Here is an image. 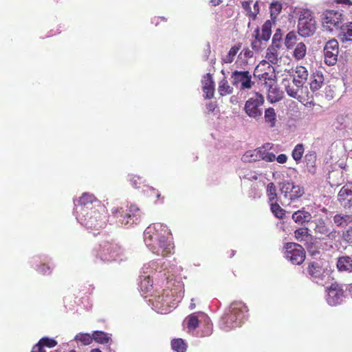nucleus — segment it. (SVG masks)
<instances>
[{
    "label": "nucleus",
    "mask_w": 352,
    "mask_h": 352,
    "mask_svg": "<svg viewBox=\"0 0 352 352\" xmlns=\"http://www.w3.org/2000/svg\"><path fill=\"white\" fill-rule=\"evenodd\" d=\"M168 234L166 227L161 224L148 226L144 233V243L153 254L166 256L173 249V244L168 240Z\"/></svg>",
    "instance_id": "1"
},
{
    "label": "nucleus",
    "mask_w": 352,
    "mask_h": 352,
    "mask_svg": "<svg viewBox=\"0 0 352 352\" xmlns=\"http://www.w3.org/2000/svg\"><path fill=\"white\" fill-rule=\"evenodd\" d=\"M248 311V308L241 301H235L231 303L229 311L225 313L221 318V328L229 331L233 328L240 327Z\"/></svg>",
    "instance_id": "2"
},
{
    "label": "nucleus",
    "mask_w": 352,
    "mask_h": 352,
    "mask_svg": "<svg viewBox=\"0 0 352 352\" xmlns=\"http://www.w3.org/2000/svg\"><path fill=\"white\" fill-rule=\"evenodd\" d=\"M111 212L110 223H115L118 226L132 225L140 219V211L135 205H131L127 209L115 206Z\"/></svg>",
    "instance_id": "3"
},
{
    "label": "nucleus",
    "mask_w": 352,
    "mask_h": 352,
    "mask_svg": "<svg viewBox=\"0 0 352 352\" xmlns=\"http://www.w3.org/2000/svg\"><path fill=\"white\" fill-rule=\"evenodd\" d=\"M287 73H289L287 81L292 80L293 85L296 87L295 89L292 88L289 84L287 86V95L302 102L303 99L302 96V87L308 76L307 70L305 67L297 66L294 69H292Z\"/></svg>",
    "instance_id": "4"
},
{
    "label": "nucleus",
    "mask_w": 352,
    "mask_h": 352,
    "mask_svg": "<svg viewBox=\"0 0 352 352\" xmlns=\"http://www.w3.org/2000/svg\"><path fill=\"white\" fill-rule=\"evenodd\" d=\"M83 222L88 228L99 230L106 226L107 210L100 203L96 207H91L90 210H83Z\"/></svg>",
    "instance_id": "5"
},
{
    "label": "nucleus",
    "mask_w": 352,
    "mask_h": 352,
    "mask_svg": "<svg viewBox=\"0 0 352 352\" xmlns=\"http://www.w3.org/2000/svg\"><path fill=\"white\" fill-rule=\"evenodd\" d=\"M95 255L104 262L122 261L123 250L118 244L104 241L95 250Z\"/></svg>",
    "instance_id": "6"
},
{
    "label": "nucleus",
    "mask_w": 352,
    "mask_h": 352,
    "mask_svg": "<svg viewBox=\"0 0 352 352\" xmlns=\"http://www.w3.org/2000/svg\"><path fill=\"white\" fill-rule=\"evenodd\" d=\"M285 46L286 38H283L280 30L278 29L273 36L272 45L267 51L265 57L267 60L272 64H276L283 55Z\"/></svg>",
    "instance_id": "7"
},
{
    "label": "nucleus",
    "mask_w": 352,
    "mask_h": 352,
    "mask_svg": "<svg viewBox=\"0 0 352 352\" xmlns=\"http://www.w3.org/2000/svg\"><path fill=\"white\" fill-rule=\"evenodd\" d=\"M308 274L314 282L319 285H324L329 279V271L327 265L322 261H313L308 266Z\"/></svg>",
    "instance_id": "8"
},
{
    "label": "nucleus",
    "mask_w": 352,
    "mask_h": 352,
    "mask_svg": "<svg viewBox=\"0 0 352 352\" xmlns=\"http://www.w3.org/2000/svg\"><path fill=\"white\" fill-rule=\"evenodd\" d=\"M317 30V22L313 12L309 10L301 17L298 23V34L302 37H309L314 34Z\"/></svg>",
    "instance_id": "9"
},
{
    "label": "nucleus",
    "mask_w": 352,
    "mask_h": 352,
    "mask_svg": "<svg viewBox=\"0 0 352 352\" xmlns=\"http://www.w3.org/2000/svg\"><path fill=\"white\" fill-rule=\"evenodd\" d=\"M264 103V97L263 95L256 93L250 98L245 102V113L252 118H258L262 116V108Z\"/></svg>",
    "instance_id": "10"
},
{
    "label": "nucleus",
    "mask_w": 352,
    "mask_h": 352,
    "mask_svg": "<svg viewBox=\"0 0 352 352\" xmlns=\"http://www.w3.org/2000/svg\"><path fill=\"white\" fill-rule=\"evenodd\" d=\"M174 293L172 290L165 289L161 295L155 297L153 304L160 311H167L170 308L175 307L177 302Z\"/></svg>",
    "instance_id": "11"
},
{
    "label": "nucleus",
    "mask_w": 352,
    "mask_h": 352,
    "mask_svg": "<svg viewBox=\"0 0 352 352\" xmlns=\"http://www.w3.org/2000/svg\"><path fill=\"white\" fill-rule=\"evenodd\" d=\"M322 21L323 26L332 31L333 28H340L343 21V14L333 10H326L322 14Z\"/></svg>",
    "instance_id": "12"
},
{
    "label": "nucleus",
    "mask_w": 352,
    "mask_h": 352,
    "mask_svg": "<svg viewBox=\"0 0 352 352\" xmlns=\"http://www.w3.org/2000/svg\"><path fill=\"white\" fill-rule=\"evenodd\" d=\"M338 53L339 45L338 41L336 39L329 41L324 48V63L329 66L336 65L338 60Z\"/></svg>",
    "instance_id": "13"
},
{
    "label": "nucleus",
    "mask_w": 352,
    "mask_h": 352,
    "mask_svg": "<svg viewBox=\"0 0 352 352\" xmlns=\"http://www.w3.org/2000/svg\"><path fill=\"white\" fill-rule=\"evenodd\" d=\"M290 0H287V29L289 27H294L296 24V20L299 23L301 17H303L305 13L307 12L309 9L300 6H295L289 4Z\"/></svg>",
    "instance_id": "14"
},
{
    "label": "nucleus",
    "mask_w": 352,
    "mask_h": 352,
    "mask_svg": "<svg viewBox=\"0 0 352 352\" xmlns=\"http://www.w3.org/2000/svg\"><path fill=\"white\" fill-rule=\"evenodd\" d=\"M287 258L294 265L301 264L305 258V252L303 248L294 243H287Z\"/></svg>",
    "instance_id": "15"
},
{
    "label": "nucleus",
    "mask_w": 352,
    "mask_h": 352,
    "mask_svg": "<svg viewBox=\"0 0 352 352\" xmlns=\"http://www.w3.org/2000/svg\"><path fill=\"white\" fill-rule=\"evenodd\" d=\"M314 231L320 235L321 239L331 241L335 240L338 234L335 228L329 227L322 219L315 222Z\"/></svg>",
    "instance_id": "16"
},
{
    "label": "nucleus",
    "mask_w": 352,
    "mask_h": 352,
    "mask_svg": "<svg viewBox=\"0 0 352 352\" xmlns=\"http://www.w3.org/2000/svg\"><path fill=\"white\" fill-rule=\"evenodd\" d=\"M344 297L343 289L339 285L335 283L327 289L326 300L329 305L336 306L343 301Z\"/></svg>",
    "instance_id": "17"
},
{
    "label": "nucleus",
    "mask_w": 352,
    "mask_h": 352,
    "mask_svg": "<svg viewBox=\"0 0 352 352\" xmlns=\"http://www.w3.org/2000/svg\"><path fill=\"white\" fill-rule=\"evenodd\" d=\"M232 83L234 85L241 84V89L252 87L251 75L248 71H235L231 75Z\"/></svg>",
    "instance_id": "18"
},
{
    "label": "nucleus",
    "mask_w": 352,
    "mask_h": 352,
    "mask_svg": "<svg viewBox=\"0 0 352 352\" xmlns=\"http://www.w3.org/2000/svg\"><path fill=\"white\" fill-rule=\"evenodd\" d=\"M338 201L345 209L352 208V188L344 186L338 194Z\"/></svg>",
    "instance_id": "19"
},
{
    "label": "nucleus",
    "mask_w": 352,
    "mask_h": 352,
    "mask_svg": "<svg viewBox=\"0 0 352 352\" xmlns=\"http://www.w3.org/2000/svg\"><path fill=\"white\" fill-rule=\"evenodd\" d=\"M259 67L260 65L256 68L254 71V75L258 76L261 83L265 85V87H268V89L271 87H273L275 77L274 67H271L270 65H268V69L270 72H265L263 73H260L261 69H259Z\"/></svg>",
    "instance_id": "20"
},
{
    "label": "nucleus",
    "mask_w": 352,
    "mask_h": 352,
    "mask_svg": "<svg viewBox=\"0 0 352 352\" xmlns=\"http://www.w3.org/2000/svg\"><path fill=\"white\" fill-rule=\"evenodd\" d=\"M79 204L81 206V213L83 214V210L86 208L90 210L91 207H96L97 203H100L92 194L84 193L79 198Z\"/></svg>",
    "instance_id": "21"
},
{
    "label": "nucleus",
    "mask_w": 352,
    "mask_h": 352,
    "mask_svg": "<svg viewBox=\"0 0 352 352\" xmlns=\"http://www.w3.org/2000/svg\"><path fill=\"white\" fill-rule=\"evenodd\" d=\"M338 38L342 43L352 41V22H347L340 27Z\"/></svg>",
    "instance_id": "22"
},
{
    "label": "nucleus",
    "mask_w": 352,
    "mask_h": 352,
    "mask_svg": "<svg viewBox=\"0 0 352 352\" xmlns=\"http://www.w3.org/2000/svg\"><path fill=\"white\" fill-rule=\"evenodd\" d=\"M333 223L338 227H344L352 223V214L337 213L333 217Z\"/></svg>",
    "instance_id": "23"
},
{
    "label": "nucleus",
    "mask_w": 352,
    "mask_h": 352,
    "mask_svg": "<svg viewBox=\"0 0 352 352\" xmlns=\"http://www.w3.org/2000/svg\"><path fill=\"white\" fill-rule=\"evenodd\" d=\"M324 84V76L322 72H316L311 76L310 89L315 92L319 90Z\"/></svg>",
    "instance_id": "24"
},
{
    "label": "nucleus",
    "mask_w": 352,
    "mask_h": 352,
    "mask_svg": "<svg viewBox=\"0 0 352 352\" xmlns=\"http://www.w3.org/2000/svg\"><path fill=\"white\" fill-rule=\"evenodd\" d=\"M337 267L340 272H352V257L341 256L337 262Z\"/></svg>",
    "instance_id": "25"
},
{
    "label": "nucleus",
    "mask_w": 352,
    "mask_h": 352,
    "mask_svg": "<svg viewBox=\"0 0 352 352\" xmlns=\"http://www.w3.org/2000/svg\"><path fill=\"white\" fill-rule=\"evenodd\" d=\"M292 55L294 58L297 60L302 59L307 53V47L302 42L297 43L296 45H292Z\"/></svg>",
    "instance_id": "26"
},
{
    "label": "nucleus",
    "mask_w": 352,
    "mask_h": 352,
    "mask_svg": "<svg viewBox=\"0 0 352 352\" xmlns=\"http://www.w3.org/2000/svg\"><path fill=\"white\" fill-rule=\"evenodd\" d=\"M311 214L305 210H299L294 212L292 214L293 220L298 224H302L305 222H309L311 221Z\"/></svg>",
    "instance_id": "27"
},
{
    "label": "nucleus",
    "mask_w": 352,
    "mask_h": 352,
    "mask_svg": "<svg viewBox=\"0 0 352 352\" xmlns=\"http://www.w3.org/2000/svg\"><path fill=\"white\" fill-rule=\"evenodd\" d=\"M254 38L252 41L251 47L252 50L258 52L265 48V42L259 38V29L256 28L254 32Z\"/></svg>",
    "instance_id": "28"
},
{
    "label": "nucleus",
    "mask_w": 352,
    "mask_h": 352,
    "mask_svg": "<svg viewBox=\"0 0 352 352\" xmlns=\"http://www.w3.org/2000/svg\"><path fill=\"white\" fill-rule=\"evenodd\" d=\"M283 98V91L276 87H271L268 89L267 99L271 102L279 101Z\"/></svg>",
    "instance_id": "29"
},
{
    "label": "nucleus",
    "mask_w": 352,
    "mask_h": 352,
    "mask_svg": "<svg viewBox=\"0 0 352 352\" xmlns=\"http://www.w3.org/2000/svg\"><path fill=\"white\" fill-rule=\"evenodd\" d=\"M93 338L95 342L101 344H107L111 340L110 335L102 331H94Z\"/></svg>",
    "instance_id": "30"
},
{
    "label": "nucleus",
    "mask_w": 352,
    "mask_h": 352,
    "mask_svg": "<svg viewBox=\"0 0 352 352\" xmlns=\"http://www.w3.org/2000/svg\"><path fill=\"white\" fill-rule=\"evenodd\" d=\"M242 44L239 43L234 46L232 47L228 52V54L222 58V61L225 63H231L234 60V58L239 51L241 50Z\"/></svg>",
    "instance_id": "31"
},
{
    "label": "nucleus",
    "mask_w": 352,
    "mask_h": 352,
    "mask_svg": "<svg viewBox=\"0 0 352 352\" xmlns=\"http://www.w3.org/2000/svg\"><path fill=\"white\" fill-rule=\"evenodd\" d=\"M272 23L270 21H267L261 28V32H259V38L263 40L265 43L270 39L271 32Z\"/></svg>",
    "instance_id": "32"
},
{
    "label": "nucleus",
    "mask_w": 352,
    "mask_h": 352,
    "mask_svg": "<svg viewBox=\"0 0 352 352\" xmlns=\"http://www.w3.org/2000/svg\"><path fill=\"white\" fill-rule=\"evenodd\" d=\"M265 120L270 127L275 126L276 121V115L274 109L272 107L267 108L265 111Z\"/></svg>",
    "instance_id": "33"
},
{
    "label": "nucleus",
    "mask_w": 352,
    "mask_h": 352,
    "mask_svg": "<svg viewBox=\"0 0 352 352\" xmlns=\"http://www.w3.org/2000/svg\"><path fill=\"white\" fill-rule=\"evenodd\" d=\"M171 347L176 352H186L187 344L182 338H175L171 341Z\"/></svg>",
    "instance_id": "34"
},
{
    "label": "nucleus",
    "mask_w": 352,
    "mask_h": 352,
    "mask_svg": "<svg viewBox=\"0 0 352 352\" xmlns=\"http://www.w3.org/2000/svg\"><path fill=\"white\" fill-rule=\"evenodd\" d=\"M304 188L300 186L292 185V188L289 191V199L291 201H294L296 199L300 198L304 194Z\"/></svg>",
    "instance_id": "35"
},
{
    "label": "nucleus",
    "mask_w": 352,
    "mask_h": 352,
    "mask_svg": "<svg viewBox=\"0 0 352 352\" xmlns=\"http://www.w3.org/2000/svg\"><path fill=\"white\" fill-rule=\"evenodd\" d=\"M187 327L190 331L195 330L199 324V321L196 313L189 315L186 318Z\"/></svg>",
    "instance_id": "36"
},
{
    "label": "nucleus",
    "mask_w": 352,
    "mask_h": 352,
    "mask_svg": "<svg viewBox=\"0 0 352 352\" xmlns=\"http://www.w3.org/2000/svg\"><path fill=\"white\" fill-rule=\"evenodd\" d=\"M304 146L302 144H297L292 153V156L293 159L298 163L302 157V155L304 153Z\"/></svg>",
    "instance_id": "37"
},
{
    "label": "nucleus",
    "mask_w": 352,
    "mask_h": 352,
    "mask_svg": "<svg viewBox=\"0 0 352 352\" xmlns=\"http://www.w3.org/2000/svg\"><path fill=\"white\" fill-rule=\"evenodd\" d=\"M232 87L229 85L227 80H223L220 82L219 93L221 96H223L232 94Z\"/></svg>",
    "instance_id": "38"
},
{
    "label": "nucleus",
    "mask_w": 352,
    "mask_h": 352,
    "mask_svg": "<svg viewBox=\"0 0 352 352\" xmlns=\"http://www.w3.org/2000/svg\"><path fill=\"white\" fill-rule=\"evenodd\" d=\"M260 157L267 162H274L276 159V155L272 153L266 152L265 147L260 148L258 151Z\"/></svg>",
    "instance_id": "39"
},
{
    "label": "nucleus",
    "mask_w": 352,
    "mask_h": 352,
    "mask_svg": "<svg viewBox=\"0 0 352 352\" xmlns=\"http://www.w3.org/2000/svg\"><path fill=\"white\" fill-rule=\"evenodd\" d=\"M75 340L85 345H88L94 340L93 333L91 335L89 333H78L76 336Z\"/></svg>",
    "instance_id": "40"
},
{
    "label": "nucleus",
    "mask_w": 352,
    "mask_h": 352,
    "mask_svg": "<svg viewBox=\"0 0 352 352\" xmlns=\"http://www.w3.org/2000/svg\"><path fill=\"white\" fill-rule=\"evenodd\" d=\"M271 210L274 216L279 219L283 218L285 213V210L276 203L271 204Z\"/></svg>",
    "instance_id": "41"
},
{
    "label": "nucleus",
    "mask_w": 352,
    "mask_h": 352,
    "mask_svg": "<svg viewBox=\"0 0 352 352\" xmlns=\"http://www.w3.org/2000/svg\"><path fill=\"white\" fill-rule=\"evenodd\" d=\"M214 82L210 79L208 82L203 87V90L206 93V98H211L214 96Z\"/></svg>",
    "instance_id": "42"
},
{
    "label": "nucleus",
    "mask_w": 352,
    "mask_h": 352,
    "mask_svg": "<svg viewBox=\"0 0 352 352\" xmlns=\"http://www.w3.org/2000/svg\"><path fill=\"white\" fill-rule=\"evenodd\" d=\"M282 10V5L278 2H273L270 6V14L272 19L274 20L276 18L278 14Z\"/></svg>",
    "instance_id": "43"
},
{
    "label": "nucleus",
    "mask_w": 352,
    "mask_h": 352,
    "mask_svg": "<svg viewBox=\"0 0 352 352\" xmlns=\"http://www.w3.org/2000/svg\"><path fill=\"white\" fill-rule=\"evenodd\" d=\"M267 195L269 197L270 202L274 201L276 198V188L274 183L271 182L267 186Z\"/></svg>",
    "instance_id": "44"
},
{
    "label": "nucleus",
    "mask_w": 352,
    "mask_h": 352,
    "mask_svg": "<svg viewBox=\"0 0 352 352\" xmlns=\"http://www.w3.org/2000/svg\"><path fill=\"white\" fill-rule=\"evenodd\" d=\"M341 237L342 240L349 244L352 243V226H349L342 231Z\"/></svg>",
    "instance_id": "45"
},
{
    "label": "nucleus",
    "mask_w": 352,
    "mask_h": 352,
    "mask_svg": "<svg viewBox=\"0 0 352 352\" xmlns=\"http://www.w3.org/2000/svg\"><path fill=\"white\" fill-rule=\"evenodd\" d=\"M294 234L295 237L298 241H303L307 237L308 229L305 228H299L295 231Z\"/></svg>",
    "instance_id": "46"
},
{
    "label": "nucleus",
    "mask_w": 352,
    "mask_h": 352,
    "mask_svg": "<svg viewBox=\"0 0 352 352\" xmlns=\"http://www.w3.org/2000/svg\"><path fill=\"white\" fill-rule=\"evenodd\" d=\"M151 196H154L156 198L155 203L162 204L164 201V197L162 196L161 193L153 188H151Z\"/></svg>",
    "instance_id": "47"
},
{
    "label": "nucleus",
    "mask_w": 352,
    "mask_h": 352,
    "mask_svg": "<svg viewBox=\"0 0 352 352\" xmlns=\"http://www.w3.org/2000/svg\"><path fill=\"white\" fill-rule=\"evenodd\" d=\"M40 340L43 347L53 348L57 344V342L55 340L49 338H43Z\"/></svg>",
    "instance_id": "48"
},
{
    "label": "nucleus",
    "mask_w": 352,
    "mask_h": 352,
    "mask_svg": "<svg viewBox=\"0 0 352 352\" xmlns=\"http://www.w3.org/2000/svg\"><path fill=\"white\" fill-rule=\"evenodd\" d=\"M297 39V33L294 31H291L287 33V50H292V41Z\"/></svg>",
    "instance_id": "49"
},
{
    "label": "nucleus",
    "mask_w": 352,
    "mask_h": 352,
    "mask_svg": "<svg viewBox=\"0 0 352 352\" xmlns=\"http://www.w3.org/2000/svg\"><path fill=\"white\" fill-rule=\"evenodd\" d=\"M242 7L243 8L248 12V15L250 16V17H252L253 19L255 18L256 14H254L253 13L252 11H251V6H250V3L248 2V1H243L242 3Z\"/></svg>",
    "instance_id": "50"
},
{
    "label": "nucleus",
    "mask_w": 352,
    "mask_h": 352,
    "mask_svg": "<svg viewBox=\"0 0 352 352\" xmlns=\"http://www.w3.org/2000/svg\"><path fill=\"white\" fill-rule=\"evenodd\" d=\"M129 181L131 182V184L134 187V188H139L140 186V184H141V178L140 177H138V176H131L130 177V179H129Z\"/></svg>",
    "instance_id": "51"
},
{
    "label": "nucleus",
    "mask_w": 352,
    "mask_h": 352,
    "mask_svg": "<svg viewBox=\"0 0 352 352\" xmlns=\"http://www.w3.org/2000/svg\"><path fill=\"white\" fill-rule=\"evenodd\" d=\"M37 271L41 274H47L50 273V267L46 264H42L38 267Z\"/></svg>",
    "instance_id": "52"
},
{
    "label": "nucleus",
    "mask_w": 352,
    "mask_h": 352,
    "mask_svg": "<svg viewBox=\"0 0 352 352\" xmlns=\"http://www.w3.org/2000/svg\"><path fill=\"white\" fill-rule=\"evenodd\" d=\"M254 55V53L249 48H245L240 53L239 56H243L245 58H252Z\"/></svg>",
    "instance_id": "53"
},
{
    "label": "nucleus",
    "mask_w": 352,
    "mask_h": 352,
    "mask_svg": "<svg viewBox=\"0 0 352 352\" xmlns=\"http://www.w3.org/2000/svg\"><path fill=\"white\" fill-rule=\"evenodd\" d=\"M31 352H45L41 340L32 347Z\"/></svg>",
    "instance_id": "54"
},
{
    "label": "nucleus",
    "mask_w": 352,
    "mask_h": 352,
    "mask_svg": "<svg viewBox=\"0 0 352 352\" xmlns=\"http://www.w3.org/2000/svg\"><path fill=\"white\" fill-rule=\"evenodd\" d=\"M162 21L166 22V19L164 16H154L151 20V23L155 26H157L159 23Z\"/></svg>",
    "instance_id": "55"
},
{
    "label": "nucleus",
    "mask_w": 352,
    "mask_h": 352,
    "mask_svg": "<svg viewBox=\"0 0 352 352\" xmlns=\"http://www.w3.org/2000/svg\"><path fill=\"white\" fill-rule=\"evenodd\" d=\"M276 159L278 163L283 164L286 162V155L280 154Z\"/></svg>",
    "instance_id": "56"
},
{
    "label": "nucleus",
    "mask_w": 352,
    "mask_h": 352,
    "mask_svg": "<svg viewBox=\"0 0 352 352\" xmlns=\"http://www.w3.org/2000/svg\"><path fill=\"white\" fill-rule=\"evenodd\" d=\"M144 283L148 284V286L146 287V291H148L150 287H152V284H150V278L148 277L144 278V280L141 282V287H143V284Z\"/></svg>",
    "instance_id": "57"
},
{
    "label": "nucleus",
    "mask_w": 352,
    "mask_h": 352,
    "mask_svg": "<svg viewBox=\"0 0 352 352\" xmlns=\"http://www.w3.org/2000/svg\"><path fill=\"white\" fill-rule=\"evenodd\" d=\"M336 3L339 4L352 6V1L351 0H336Z\"/></svg>",
    "instance_id": "58"
},
{
    "label": "nucleus",
    "mask_w": 352,
    "mask_h": 352,
    "mask_svg": "<svg viewBox=\"0 0 352 352\" xmlns=\"http://www.w3.org/2000/svg\"><path fill=\"white\" fill-rule=\"evenodd\" d=\"M253 157V155L252 154V151H247L243 156V158L242 160L244 161V162H246L248 161V158L249 157Z\"/></svg>",
    "instance_id": "59"
},
{
    "label": "nucleus",
    "mask_w": 352,
    "mask_h": 352,
    "mask_svg": "<svg viewBox=\"0 0 352 352\" xmlns=\"http://www.w3.org/2000/svg\"><path fill=\"white\" fill-rule=\"evenodd\" d=\"M277 227L279 228L280 230H282L283 232L285 231V223L284 221H280L277 224Z\"/></svg>",
    "instance_id": "60"
},
{
    "label": "nucleus",
    "mask_w": 352,
    "mask_h": 352,
    "mask_svg": "<svg viewBox=\"0 0 352 352\" xmlns=\"http://www.w3.org/2000/svg\"><path fill=\"white\" fill-rule=\"evenodd\" d=\"M210 2L212 4V6H217L222 2V0H210Z\"/></svg>",
    "instance_id": "61"
},
{
    "label": "nucleus",
    "mask_w": 352,
    "mask_h": 352,
    "mask_svg": "<svg viewBox=\"0 0 352 352\" xmlns=\"http://www.w3.org/2000/svg\"><path fill=\"white\" fill-rule=\"evenodd\" d=\"M346 291L349 296L352 298V284H350L347 286Z\"/></svg>",
    "instance_id": "62"
},
{
    "label": "nucleus",
    "mask_w": 352,
    "mask_h": 352,
    "mask_svg": "<svg viewBox=\"0 0 352 352\" xmlns=\"http://www.w3.org/2000/svg\"><path fill=\"white\" fill-rule=\"evenodd\" d=\"M90 352H102L99 349H94Z\"/></svg>",
    "instance_id": "63"
},
{
    "label": "nucleus",
    "mask_w": 352,
    "mask_h": 352,
    "mask_svg": "<svg viewBox=\"0 0 352 352\" xmlns=\"http://www.w3.org/2000/svg\"><path fill=\"white\" fill-rule=\"evenodd\" d=\"M195 307V304L194 302H191L190 305V308L191 309H194Z\"/></svg>",
    "instance_id": "64"
}]
</instances>
